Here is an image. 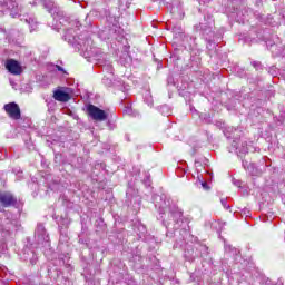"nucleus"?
Wrapping results in <instances>:
<instances>
[{"mask_svg":"<svg viewBox=\"0 0 285 285\" xmlns=\"http://www.w3.org/2000/svg\"><path fill=\"white\" fill-rule=\"evenodd\" d=\"M87 112L89 117L94 119V121H106V119H108V115L106 114V111L101 110L95 105H89L87 107Z\"/></svg>","mask_w":285,"mask_h":285,"instance_id":"f257e3e1","label":"nucleus"},{"mask_svg":"<svg viewBox=\"0 0 285 285\" xmlns=\"http://www.w3.org/2000/svg\"><path fill=\"white\" fill-rule=\"evenodd\" d=\"M4 111L11 119H21V108H19V105H17L16 102H9L4 105Z\"/></svg>","mask_w":285,"mask_h":285,"instance_id":"f03ea898","label":"nucleus"},{"mask_svg":"<svg viewBox=\"0 0 285 285\" xmlns=\"http://www.w3.org/2000/svg\"><path fill=\"white\" fill-rule=\"evenodd\" d=\"M0 204L3 208H10L11 206H17V197L14 195L6 191L0 194Z\"/></svg>","mask_w":285,"mask_h":285,"instance_id":"7ed1b4c3","label":"nucleus"},{"mask_svg":"<svg viewBox=\"0 0 285 285\" xmlns=\"http://www.w3.org/2000/svg\"><path fill=\"white\" fill-rule=\"evenodd\" d=\"M6 69L11 73V75H21L23 72V68H21V65L19 61L14 59H9L6 62Z\"/></svg>","mask_w":285,"mask_h":285,"instance_id":"20e7f679","label":"nucleus"},{"mask_svg":"<svg viewBox=\"0 0 285 285\" xmlns=\"http://www.w3.org/2000/svg\"><path fill=\"white\" fill-rule=\"evenodd\" d=\"M53 99L56 101H70V94L62 91L61 89H58L56 91H53Z\"/></svg>","mask_w":285,"mask_h":285,"instance_id":"39448f33","label":"nucleus"},{"mask_svg":"<svg viewBox=\"0 0 285 285\" xmlns=\"http://www.w3.org/2000/svg\"><path fill=\"white\" fill-rule=\"evenodd\" d=\"M171 217L174 218L176 224H179V222H181V217H184V213H181L180 210L173 212Z\"/></svg>","mask_w":285,"mask_h":285,"instance_id":"423d86ee","label":"nucleus"},{"mask_svg":"<svg viewBox=\"0 0 285 285\" xmlns=\"http://www.w3.org/2000/svg\"><path fill=\"white\" fill-rule=\"evenodd\" d=\"M242 155H246L248 153V142H242L240 148L238 149Z\"/></svg>","mask_w":285,"mask_h":285,"instance_id":"0eeeda50","label":"nucleus"},{"mask_svg":"<svg viewBox=\"0 0 285 285\" xmlns=\"http://www.w3.org/2000/svg\"><path fill=\"white\" fill-rule=\"evenodd\" d=\"M202 186H203L204 190H208V183L203 181V183H202Z\"/></svg>","mask_w":285,"mask_h":285,"instance_id":"6e6552de","label":"nucleus"},{"mask_svg":"<svg viewBox=\"0 0 285 285\" xmlns=\"http://www.w3.org/2000/svg\"><path fill=\"white\" fill-rule=\"evenodd\" d=\"M125 112H126L127 115H130V112H132V110H131L130 108L126 107Z\"/></svg>","mask_w":285,"mask_h":285,"instance_id":"1a4fd4ad","label":"nucleus"},{"mask_svg":"<svg viewBox=\"0 0 285 285\" xmlns=\"http://www.w3.org/2000/svg\"><path fill=\"white\" fill-rule=\"evenodd\" d=\"M254 68H259L261 63L259 62H253Z\"/></svg>","mask_w":285,"mask_h":285,"instance_id":"9d476101","label":"nucleus"},{"mask_svg":"<svg viewBox=\"0 0 285 285\" xmlns=\"http://www.w3.org/2000/svg\"><path fill=\"white\" fill-rule=\"evenodd\" d=\"M56 68L59 70V72H65L61 66H57Z\"/></svg>","mask_w":285,"mask_h":285,"instance_id":"9b49d317","label":"nucleus"},{"mask_svg":"<svg viewBox=\"0 0 285 285\" xmlns=\"http://www.w3.org/2000/svg\"><path fill=\"white\" fill-rule=\"evenodd\" d=\"M222 204L225 205V204H226V200H222Z\"/></svg>","mask_w":285,"mask_h":285,"instance_id":"f8f14e48","label":"nucleus"}]
</instances>
